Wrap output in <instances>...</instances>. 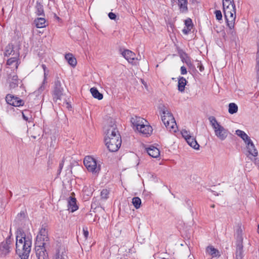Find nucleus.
Masks as SVG:
<instances>
[{
    "instance_id": "obj_1",
    "label": "nucleus",
    "mask_w": 259,
    "mask_h": 259,
    "mask_svg": "<svg viewBox=\"0 0 259 259\" xmlns=\"http://www.w3.org/2000/svg\"><path fill=\"white\" fill-rule=\"evenodd\" d=\"M105 142L108 150L111 152L117 151L121 146V136L114 122H111L110 127L107 130Z\"/></svg>"
},
{
    "instance_id": "obj_2",
    "label": "nucleus",
    "mask_w": 259,
    "mask_h": 259,
    "mask_svg": "<svg viewBox=\"0 0 259 259\" xmlns=\"http://www.w3.org/2000/svg\"><path fill=\"white\" fill-rule=\"evenodd\" d=\"M223 12L226 23L231 29L234 28L236 18L235 5L231 6H227L226 4L223 5Z\"/></svg>"
},
{
    "instance_id": "obj_3",
    "label": "nucleus",
    "mask_w": 259,
    "mask_h": 259,
    "mask_svg": "<svg viewBox=\"0 0 259 259\" xmlns=\"http://www.w3.org/2000/svg\"><path fill=\"white\" fill-rule=\"evenodd\" d=\"M208 120L210 124L214 129L215 135L221 140H224L228 135V131L222 126L213 116H209Z\"/></svg>"
},
{
    "instance_id": "obj_4",
    "label": "nucleus",
    "mask_w": 259,
    "mask_h": 259,
    "mask_svg": "<svg viewBox=\"0 0 259 259\" xmlns=\"http://www.w3.org/2000/svg\"><path fill=\"white\" fill-rule=\"evenodd\" d=\"M160 111L162 112L161 119L167 129L170 131L174 130L176 122L172 113L166 109V107L164 105H162L159 107Z\"/></svg>"
},
{
    "instance_id": "obj_5",
    "label": "nucleus",
    "mask_w": 259,
    "mask_h": 259,
    "mask_svg": "<svg viewBox=\"0 0 259 259\" xmlns=\"http://www.w3.org/2000/svg\"><path fill=\"white\" fill-rule=\"evenodd\" d=\"M236 245L235 258L243 259V237L242 231L241 229H239L237 231Z\"/></svg>"
},
{
    "instance_id": "obj_6",
    "label": "nucleus",
    "mask_w": 259,
    "mask_h": 259,
    "mask_svg": "<svg viewBox=\"0 0 259 259\" xmlns=\"http://www.w3.org/2000/svg\"><path fill=\"white\" fill-rule=\"evenodd\" d=\"M83 163L89 171L98 174L101 170V165L98 164L96 160L91 156L85 157Z\"/></svg>"
},
{
    "instance_id": "obj_7",
    "label": "nucleus",
    "mask_w": 259,
    "mask_h": 259,
    "mask_svg": "<svg viewBox=\"0 0 259 259\" xmlns=\"http://www.w3.org/2000/svg\"><path fill=\"white\" fill-rule=\"evenodd\" d=\"M64 89L62 87V84L60 78L57 76L54 81L53 90L52 91L53 99L54 102H57L58 100H61L63 96Z\"/></svg>"
},
{
    "instance_id": "obj_8",
    "label": "nucleus",
    "mask_w": 259,
    "mask_h": 259,
    "mask_svg": "<svg viewBox=\"0 0 259 259\" xmlns=\"http://www.w3.org/2000/svg\"><path fill=\"white\" fill-rule=\"evenodd\" d=\"M7 81L9 84V87L10 89H15L20 84V87L21 88H24V85L22 83V81L18 78V76L16 73L12 70H11L10 72L7 71Z\"/></svg>"
},
{
    "instance_id": "obj_9",
    "label": "nucleus",
    "mask_w": 259,
    "mask_h": 259,
    "mask_svg": "<svg viewBox=\"0 0 259 259\" xmlns=\"http://www.w3.org/2000/svg\"><path fill=\"white\" fill-rule=\"evenodd\" d=\"M32 245V239L27 238V240L24 241L23 245H19V248H21L23 251H21V253L17 254L21 259H28L29 253L31 251Z\"/></svg>"
},
{
    "instance_id": "obj_10",
    "label": "nucleus",
    "mask_w": 259,
    "mask_h": 259,
    "mask_svg": "<svg viewBox=\"0 0 259 259\" xmlns=\"http://www.w3.org/2000/svg\"><path fill=\"white\" fill-rule=\"evenodd\" d=\"M6 101L8 104L16 107L23 106L24 104V101L23 100L11 94L6 96Z\"/></svg>"
},
{
    "instance_id": "obj_11",
    "label": "nucleus",
    "mask_w": 259,
    "mask_h": 259,
    "mask_svg": "<svg viewBox=\"0 0 259 259\" xmlns=\"http://www.w3.org/2000/svg\"><path fill=\"white\" fill-rule=\"evenodd\" d=\"M20 49V45H13L12 44H9L5 48V52L4 53L5 56L9 57L10 55L15 56L16 53H17L20 55L19 50Z\"/></svg>"
},
{
    "instance_id": "obj_12",
    "label": "nucleus",
    "mask_w": 259,
    "mask_h": 259,
    "mask_svg": "<svg viewBox=\"0 0 259 259\" xmlns=\"http://www.w3.org/2000/svg\"><path fill=\"white\" fill-rule=\"evenodd\" d=\"M137 130L143 135L147 137L152 133L153 129L150 125H145L143 123L142 125H140L139 130Z\"/></svg>"
},
{
    "instance_id": "obj_13",
    "label": "nucleus",
    "mask_w": 259,
    "mask_h": 259,
    "mask_svg": "<svg viewBox=\"0 0 259 259\" xmlns=\"http://www.w3.org/2000/svg\"><path fill=\"white\" fill-rule=\"evenodd\" d=\"M122 56L129 62L133 63L135 60L136 55L129 50H125L121 53Z\"/></svg>"
},
{
    "instance_id": "obj_14",
    "label": "nucleus",
    "mask_w": 259,
    "mask_h": 259,
    "mask_svg": "<svg viewBox=\"0 0 259 259\" xmlns=\"http://www.w3.org/2000/svg\"><path fill=\"white\" fill-rule=\"evenodd\" d=\"M185 26L182 30L184 34L187 35L191 31V29L193 28L194 25L192 23V19L190 18H187L185 21Z\"/></svg>"
},
{
    "instance_id": "obj_15",
    "label": "nucleus",
    "mask_w": 259,
    "mask_h": 259,
    "mask_svg": "<svg viewBox=\"0 0 259 259\" xmlns=\"http://www.w3.org/2000/svg\"><path fill=\"white\" fill-rule=\"evenodd\" d=\"M68 209L70 210L71 212L76 211L78 207L76 204V199L75 197L70 196L68 201Z\"/></svg>"
},
{
    "instance_id": "obj_16",
    "label": "nucleus",
    "mask_w": 259,
    "mask_h": 259,
    "mask_svg": "<svg viewBox=\"0 0 259 259\" xmlns=\"http://www.w3.org/2000/svg\"><path fill=\"white\" fill-rule=\"evenodd\" d=\"M146 150L148 155L152 157L157 158L160 155L159 150L153 146H150L146 149Z\"/></svg>"
},
{
    "instance_id": "obj_17",
    "label": "nucleus",
    "mask_w": 259,
    "mask_h": 259,
    "mask_svg": "<svg viewBox=\"0 0 259 259\" xmlns=\"http://www.w3.org/2000/svg\"><path fill=\"white\" fill-rule=\"evenodd\" d=\"M35 252L37 259H49L45 248H38L35 249Z\"/></svg>"
},
{
    "instance_id": "obj_18",
    "label": "nucleus",
    "mask_w": 259,
    "mask_h": 259,
    "mask_svg": "<svg viewBox=\"0 0 259 259\" xmlns=\"http://www.w3.org/2000/svg\"><path fill=\"white\" fill-rule=\"evenodd\" d=\"M206 251L212 257H219L221 256L220 252L219 250L211 245L208 246L206 247Z\"/></svg>"
},
{
    "instance_id": "obj_19",
    "label": "nucleus",
    "mask_w": 259,
    "mask_h": 259,
    "mask_svg": "<svg viewBox=\"0 0 259 259\" xmlns=\"http://www.w3.org/2000/svg\"><path fill=\"white\" fill-rule=\"evenodd\" d=\"M178 4L181 13H187L188 12L187 0H178Z\"/></svg>"
},
{
    "instance_id": "obj_20",
    "label": "nucleus",
    "mask_w": 259,
    "mask_h": 259,
    "mask_svg": "<svg viewBox=\"0 0 259 259\" xmlns=\"http://www.w3.org/2000/svg\"><path fill=\"white\" fill-rule=\"evenodd\" d=\"M37 236H41L42 241L49 240V238L48 237L47 226L46 224L42 225L41 228L39 230V234Z\"/></svg>"
},
{
    "instance_id": "obj_21",
    "label": "nucleus",
    "mask_w": 259,
    "mask_h": 259,
    "mask_svg": "<svg viewBox=\"0 0 259 259\" xmlns=\"http://www.w3.org/2000/svg\"><path fill=\"white\" fill-rule=\"evenodd\" d=\"M35 14L38 16H45L44 7L41 3L37 1L35 6Z\"/></svg>"
},
{
    "instance_id": "obj_22",
    "label": "nucleus",
    "mask_w": 259,
    "mask_h": 259,
    "mask_svg": "<svg viewBox=\"0 0 259 259\" xmlns=\"http://www.w3.org/2000/svg\"><path fill=\"white\" fill-rule=\"evenodd\" d=\"M186 141L187 143L194 149L196 150L199 149V145L197 143L196 139L193 137H189V138H186Z\"/></svg>"
},
{
    "instance_id": "obj_23",
    "label": "nucleus",
    "mask_w": 259,
    "mask_h": 259,
    "mask_svg": "<svg viewBox=\"0 0 259 259\" xmlns=\"http://www.w3.org/2000/svg\"><path fill=\"white\" fill-rule=\"evenodd\" d=\"M19 56L17 53H16L15 56H13L11 58H9L7 62V65L9 66L12 65L14 63H16L15 64V68L16 69L18 68V58Z\"/></svg>"
},
{
    "instance_id": "obj_24",
    "label": "nucleus",
    "mask_w": 259,
    "mask_h": 259,
    "mask_svg": "<svg viewBox=\"0 0 259 259\" xmlns=\"http://www.w3.org/2000/svg\"><path fill=\"white\" fill-rule=\"evenodd\" d=\"M10 247L7 243L4 242H2L0 244V252L1 254H4L5 255L8 254L10 253Z\"/></svg>"
},
{
    "instance_id": "obj_25",
    "label": "nucleus",
    "mask_w": 259,
    "mask_h": 259,
    "mask_svg": "<svg viewBox=\"0 0 259 259\" xmlns=\"http://www.w3.org/2000/svg\"><path fill=\"white\" fill-rule=\"evenodd\" d=\"M246 148L249 154L252 155L254 157H256L257 156L258 152L256 149L255 148L253 142L252 143H250L248 145H247L246 146Z\"/></svg>"
},
{
    "instance_id": "obj_26",
    "label": "nucleus",
    "mask_w": 259,
    "mask_h": 259,
    "mask_svg": "<svg viewBox=\"0 0 259 259\" xmlns=\"http://www.w3.org/2000/svg\"><path fill=\"white\" fill-rule=\"evenodd\" d=\"M65 58L68 63L72 66L74 67L77 64V61L72 54L68 53L66 54Z\"/></svg>"
},
{
    "instance_id": "obj_27",
    "label": "nucleus",
    "mask_w": 259,
    "mask_h": 259,
    "mask_svg": "<svg viewBox=\"0 0 259 259\" xmlns=\"http://www.w3.org/2000/svg\"><path fill=\"white\" fill-rule=\"evenodd\" d=\"M90 92L94 98L97 99L99 100L103 99V94L100 93L96 88H92L90 89Z\"/></svg>"
},
{
    "instance_id": "obj_28",
    "label": "nucleus",
    "mask_w": 259,
    "mask_h": 259,
    "mask_svg": "<svg viewBox=\"0 0 259 259\" xmlns=\"http://www.w3.org/2000/svg\"><path fill=\"white\" fill-rule=\"evenodd\" d=\"M16 238H23L24 240H27V238H31L29 236H26L24 230L20 227H19L16 231Z\"/></svg>"
},
{
    "instance_id": "obj_29",
    "label": "nucleus",
    "mask_w": 259,
    "mask_h": 259,
    "mask_svg": "<svg viewBox=\"0 0 259 259\" xmlns=\"http://www.w3.org/2000/svg\"><path fill=\"white\" fill-rule=\"evenodd\" d=\"M34 23L37 28H41L46 27V19L44 18L40 17L35 19Z\"/></svg>"
},
{
    "instance_id": "obj_30",
    "label": "nucleus",
    "mask_w": 259,
    "mask_h": 259,
    "mask_svg": "<svg viewBox=\"0 0 259 259\" xmlns=\"http://www.w3.org/2000/svg\"><path fill=\"white\" fill-rule=\"evenodd\" d=\"M187 82V81L184 77H180L178 80V90L183 92L185 90V87Z\"/></svg>"
},
{
    "instance_id": "obj_31",
    "label": "nucleus",
    "mask_w": 259,
    "mask_h": 259,
    "mask_svg": "<svg viewBox=\"0 0 259 259\" xmlns=\"http://www.w3.org/2000/svg\"><path fill=\"white\" fill-rule=\"evenodd\" d=\"M47 241H42V239L41 238V236H37L36 238V241L35 243V249L38 248H45V245L46 244V242Z\"/></svg>"
},
{
    "instance_id": "obj_32",
    "label": "nucleus",
    "mask_w": 259,
    "mask_h": 259,
    "mask_svg": "<svg viewBox=\"0 0 259 259\" xmlns=\"http://www.w3.org/2000/svg\"><path fill=\"white\" fill-rule=\"evenodd\" d=\"M143 120L144 119L141 118L140 117H136L135 118L133 117L131 118V122L134 126L136 127L137 130H139L140 125H142L143 123Z\"/></svg>"
},
{
    "instance_id": "obj_33",
    "label": "nucleus",
    "mask_w": 259,
    "mask_h": 259,
    "mask_svg": "<svg viewBox=\"0 0 259 259\" xmlns=\"http://www.w3.org/2000/svg\"><path fill=\"white\" fill-rule=\"evenodd\" d=\"M25 219V213L24 211H21L20 213H19L15 220V222L18 224L19 226L22 224V222Z\"/></svg>"
},
{
    "instance_id": "obj_34",
    "label": "nucleus",
    "mask_w": 259,
    "mask_h": 259,
    "mask_svg": "<svg viewBox=\"0 0 259 259\" xmlns=\"http://www.w3.org/2000/svg\"><path fill=\"white\" fill-rule=\"evenodd\" d=\"M23 244H24V239L23 238H16V252L17 254L21 253V251H23V250H21V248H19V245H23Z\"/></svg>"
},
{
    "instance_id": "obj_35",
    "label": "nucleus",
    "mask_w": 259,
    "mask_h": 259,
    "mask_svg": "<svg viewBox=\"0 0 259 259\" xmlns=\"http://www.w3.org/2000/svg\"><path fill=\"white\" fill-rule=\"evenodd\" d=\"M228 112L231 114H233L237 112L238 106L234 103H231L229 104Z\"/></svg>"
},
{
    "instance_id": "obj_36",
    "label": "nucleus",
    "mask_w": 259,
    "mask_h": 259,
    "mask_svg": "<svg viewBox=\"0 0 259 259\" xmlns=\"http://www.w3.org/2000/svg\"><path fill=\"white\" fill-rule=\"evenodd\" d=\"M22 117L24 120L30 121L32 119L31 112L29 110H24L22 112Z\"/></svg>"
},
{
    "instance_id": "obj_37",
    "label": "nucleus",
    "mask_w": 259,
    "mask_h": 259,
    "mask_svg": "<svg viewBox=\"0 0 259 259\" xmlns=\"http://www.w3.org/2000/svg\"><path fill=\"white\" fill-rule=\"evenodd\" d=\"M185 62L188 66L189 69L190 70V71H192L193 72L196 71L195 66L193 64L191 60V59L189 57H188L185 59Z\"/></svg>"
},
{
    "instance_id": "obj_38",
    "label": "nucleus",
    "mask_w": 259,
    "mask_h": 259,
    "mask_svg": "<svg viewBox=\"0 0 259 259\" xmlns=\"http://www.w3.org/2000/svg\"><path fill=\"white\" fill-rule=\"evenodd\" d=\"M132 203H133L134 207L136 209H138L141 206V200L139 197H135L133 198Z\"/></svg>"
},
{
    "instance_id": "obj_39",
    "label": "nucleus",
    "mask_w": 259,
    "mask_h": 259,
    "mask_svg": "<svg viewBox=\"0 0 259 259\" xmlns=\"http://www.w3.org/2000/svg\"><path fill=\"white\" fill-rule=\"evenodd\" d=\"M235 134L242 139H244L247 135L243 131L237 130L235 132Z\"/></svg>"
},
{
    "instance_id": "obj_40",
    "label": "nucleus",
    "mask_w": 259,
    "mask_h": 259,
    "mask_svg": "<svg viewBox=\"0 0 259 259\" xmlns=\"http://www.w3.org/2000/svg\"><path fill=\"white\" fill-rule=\"evenodd\" d=\"M109 191L106 189H104L101 192V198L106 199L108 197Z\"/></svg>"
},
{
    "instance_id": "obj_41",
    "label": "nucleus",
    "mask_w": 259,
    "mask_h": 259,
    "mask_svg": "<svg viewBox=\"0 0 259 259\" xmlns=\"http://www.w3.org/2000/svg\"><path fill=\"white\" fill-rule=\"evenodd\" d=\"M41 67H42V68L44 70V79L43 83H45V82L46 81V79H47V76L48 75L49 71L47 69L46 66L45 64H42Z\"/></svg>"
},
{
    "instance_id": "obj_42",
    "label": "nucleus",
    "mask_w": 259,
    "mask_h": 259,
    "mask_svg": "<svg viewBox=\"0 0 259 259\" xmlns=\"http://www.w3.org/2000/svg\"><path fill=\"white\" fill-rule=\"evenodd\" d=\"M6 203L5 197L0 194V207L4 208Z\"/></svg>"
},
{
    "instance_id": "obj_43",
    "label": "nucleus",
    "mask_w": 259,
    "mask_h": 259,
    "mask_svg": "<svg viewBox=\"0 0 259 259\" xmlns=\"http://www.w3.org/2000/svg\"><path fill=\"white\" fill-rule=\"evenodd\" d=\"M64 161H65V160L63 158L60 162V163H59V168H58V169L57 170V175H60L61 172V171H62V169L64 166Z\"/></svg>"
},
{
    "instance_id": "obj_44",
    "label": "nucleus",
    "mask_w": 259,
    "mask_h": 259,
    "mask_svg": "<svg viewBox=\"0 0 259 259\" xmlns=\"http://www.w3.org/2000/svg\"><path fill=\"white\" fill-rule=\"evenodd\" d=\"M216 19L220 21L222 20V14L220 10H215L214 12Z\"/></svg>"
},
{
    "instance_id": "obj_45",
    "label": "nucleus",
    "mask_w": 259,
    "mask_h": 259,
    "mask_svg": "<svg viewBox=\"0 0 259 259\" xmlns=\"http://www.w3.org/2000/svg\"><path fill=\"white\" fill-rule=\"evenodd\" d=\"M55 259H68V257L63 252L62 254H60L59 252H58L56 255Z\"/></svg>"
},
{
    "instance_id": "obj_46",
    "label": "nucleus",
    "mask_w": 259,
    "mask_h": 259,
    "mask_svg": "<svg viewBox=\"0 0 259 259\" xmlns=\"http://www.w3.org/2000/svg\"><path fill=\"white\" fill-rule=\"evenodd\" d=\"M181 134H182L183 137L184 138L185 140L186 139V138H189V137L191 136L190 135L189 132L187 131L185 129L182 130V131L181 132Z\"/></svg>"
},
{
    "instance_id": "obj_47",
    "label": "nucleus",
    "mask_w": 259,
    "mask_h": 259,
    "mask_svg": "<svg viewBox=\"0 0 259 259\" xmlns=\"http://www.w3.org/2000/svg\"><path fill=\"white\" fill-rule=\"evenodd\" d=\"M11 237H12V233H11V230H10V235L9 236H8L7 237L6 240L4 241L5 243H7L9 246H10V245L11 244V243H12V241Z\"/></svg>"
},
{
    "instance_id": "obj_48",
    "label": "nucleus",
    "mask_w": 259,
    "mask_h": 259,
    "mask_svg": "<svg viewBox=\"0 0 259 259\" xmlns=\"http://www.w3.org/2000/svg\"><path fill=\"white\" fill-rule=\"evenodd\" d=\"M224 4H226L227 6H229L235 5L234 0H223V5Z\"/></svg>"
},
{
    "instance_id": "obj_49",
    "label": "nucleus",
    "mask_w": 259,
    "mask_h": 259,
    "mask_svg": "<svg viewBox=\"0 0 259 259\" xmlns=\"http://www.w3.org/2000/svg\"><path fill=\"white\" fill-rule=\"evenodd\" d=\"M197 68H199L200 71L202 72L204 70V67L201 62L199 61H196Z\"/></svg>"
},
{
    "instance_id": "obj_50",
    "label": "nucleus",
    "mask_w": 259,
    "mask_h": 259,
    "mask_svg": "<svg viewBox=\"0 0 259 259\" xmlns=\"http://www.w3.org/2000/svg\"><path fill=\"white\" fill-rule=\"evenodd\" d=\"M83 235L85 239H87L88 236H89V231L87 227H83Z\"/></svg>"
},
{
    "instance_id": "obj_51",
    "label": "nucleus",
    "mask_w": 259,
    "mask_h": 259,
    "mask_svg": "<svg viewBox=\"0 0 259 259\" xmlns=\"http://www.w3.org/2000/svg\"><path fill=\"white\" fill-rule=\"evenodd\" d=\"M108 17L111 20H115L116 18V15L115 13L112 12H110L108 14Z\"/></svg>"
},
{
    "instance_id": "obj_52",
    "label": "nucleus",
    "mask_w": 259,
    "mask_h": 259,
    "mask_svg": "<svg viewBox=\"0 0 259 259\" xmlns=\"http://www.w3.org/2000/svg\"><path fill=\"white\" fill-rule=\"evenodd\" d=\"M53 138L54 139H53V138H51V141L50 143V147H52L53 148H54L55 145L56 144V138L55 137H54Z\"/></svg>"
},
{
    "instance_id": "obj_53",
    "label": "nucleus",
    "mask_w": 259,
    "mask_h": 259,
    "mask_svg": "<svg viewBox=\"0 0 259 259\" xmlns=\"http://www.w3.org/2000/svg\"><path fill=\"white\" fill-rule=\"evenodd\" d=\"M187 73L186 68L183 66L181 67V73L182 75L186 74Z\"/></svg>"
},
{
    "instance_id": "obj_54",
    "label": "nucleus",
    "mask_w": 259,
    "mask_h": 259,
    "mask_svg": "<svg viewBox=\"0 0 259 259\" xmlns=\"http://www.w3.org/2000/svg\"><path fill=\"white\" fill-rule=\"evenodd\" d=\"M254 163L259 167V158H254Z\"/></svg>"
},
{
    "instance_id": "obj_55",
    "label": "nucleus",
    "mask_w": 259,
    "mask_h": 259,
    "mask_svg": "<svg viewBox=\"0 0 259 259\" xmlns=\"http://www.w3.org/2000/svg\"><path fill=\"white\" fill-rule=\"evenodd\" d=\"M31 137L34 139H36L37 138H38V139H40L41 137H40L39 135H38L37 136H35V135H31Z\"/></svg>"
},
{
    "instance_id": "obj_56",
    "label": "nucleus",
    "mask_w": 259,
    "mask_h": 259,
    "mask_svg": "<svg viewBox=\"0 0 259 259\" xmlns=\"http://www.w3.org/2000/svg\"><path fill=\"white\" fill-rule=\"evenodd\" d=\"M252 140L250 139V138H249L248 139V140H247L246 142H245V144H246V146H247V145H248L250 143H252Z\"/></svg>"
},
{
    "instance_id": "obj_57",
    "label": "nucleus",
    "mask_w": 259,
    "mask_h": 259,
    "mask_svg": "<svg viewBox=\"0 0 259 259\" xmlns=\"http://www.w3.org/2000/svg\"><path fill=\"white\" fill-rule=\"evenodd\" d=\"M250 137L247 135L246 136V137L244 138V139H242L243 140V141L244 142V143H245V142H246L247 140H248V139Z\"/></svg>"
},
{
    "instance_id": "obj_58",
    "label": "nucleus",
    "mask_w": 259,
    "mask_h": 259,
    "mask_svg": "<svg viewBox=\"0 0 259 259\" xmlns=\"http://www.w3.org/2000/svg\"><path fill=\"white\" fill-rule=\"evenodd\" d=\"M9 193H10V197H12V195H13L12 192L11 191H9Z\"/></svg>"
},
{
    "instance_id": "obj_59",
    "label": "nucleus",
    "mask_w": 259,
    "mask_h": 259,
    "mask_svg": "<svg viewBox=\"0 0 259 259\" xmlns=\"http://www.w3.org/2000/svg\"><path fill=\"white\" fill-rule=\"evenodd\" d=\"M210 207H211V208H214V207H215V205H214V204H211V205H210Z\"/></svg>"
},
{
    "instance_id": "obj_60",
    "label": "nucleus",
    "mask_w": 259,
    "mask_h": 259,
    "mask_svg": "<svg viewBox=\"0 0 259 259\" xmlns=\"http://www.w3.org/2000/svg\"><path fill=\"white\" fill-rule=\"evenodd\" d=\"M257 232L259 234V225H258V227H257Z\"/></svg>"
},
{
    "instance_id": "obj_61",
    "label": "nucleus",
    "mask_w": 259,
    "mask_h": 259,
    "mask_svg": "<svg viewBox=\"0 0 259 259\" xmlns=\"http://www.w3.org/2000/svg\"><path fill=\"white\" fill-rule=\"evenodd\" d=\"M197 0H192V3L196 2Z\"/></svg>"
},
{
    "instance_id": "obj_62",
    "label": "nucleus",
    "mask_w": 259,
    "mask_h": 259,
    "mask_svg": "<svg viewBox=\"0 0 259 259\" xmlns=\"http://www.w3.org/2000/svg\"><path fill=\"white\" fill-rule=\"evenodd\" d=\"M67 104H68V106H70V105L68 104V103H67Z\"/></svg>"
}]
</instances>
